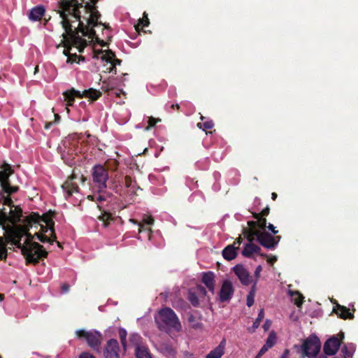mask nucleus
I'll list each match as a JSON object with an SVG mask.
<instances>
[{"mask_svg":"<svg viewBox=\"0 0 358 358\" xmlns=\"http://www.w3.org/2000/svg\"><path fill=\"white\" fill-rule=\"evenodd\" d=\"M213 126L214 124L212 121H207L204 123L199 122L197 124V127L200 129H203V130L210 129L213 127Z\"/></svg>","mask_w":358,"mask_h":358,"instance_id":"obj_31","label":"nucleus"},{"mask_svg":"<svg viewBox=\"0 0 358 358\" xmlns=\"http://www.w3.org/2000/svg\"><path fill=\"white\" fill-rule=\"evenodd\" d=\"M275 342L276 336L273 332H271L266 338V346L268 347V348H272V346L275 345Z\"/></svg>","mask_w":358,"mask_h":358,"instance_id":"obj_30","label":"nucleus"},{"mask_svg":"<svg viewBox=\"0 0 358 358\" xmlns=\"http://www.w3.org/2000/svg\"><path fill=\"white\" fill-rule=\"evenodd\" d=\"M158 328L164 331H180L182 325L174 311L170 308H162L155 317Z\"/></svg>","mask_w":358,"mask_h":358,"instance_id":"obj_4","label":"nucleus"},{"mask_svg":"<svg viewBox=\"0 0 358 358\" xmlns=\"http://www.w3.org/2000/svg\"><path fill=\"white\" fill-rule=\"evenodd\" d=\"M355 350L353 344L344 345L341 348V355L343 358H352Z\"/></svg>","mask_w":358,"mask_h":358,"instance_id":"obj_27","label":"nucleus"},{"mask_svg":"<svg viewBox=\"0 0 358 358\" xmlns=\"http://www.w3.org/2000/svg\"><path fill=\"white\" fill-rule=\"evenodd\" d=\"M119 334H120V339H121L122 343L124 344V343L125 342V340H126L127 331L123 329H120L119 331Z\"/></svg>","mask_w":358,"mask_h":358,"instance_id":"obj_35","label":"nucleus"},{"mask_svg":"<svg viewBox=\"0 0 358 358\" xmlns=\"http://www.w3.org/2000/svg\"><path fill=\"white\" fill-rule=\"evenodd\" d=\"M149 20L148 17V15L144 13L143 17L142 19H139L138 23L136 25V29L139 31L140 29H143V27L148 26Z\"/></svg>","mask_w":358,"mask_h":358,"instance_id":"obj_29","label":"nucleus"},{"mask_svg":"<svg viewBox=\"0 0 358 358\" xmlns=\"http://www.w3.org/2000/svg\"><path fill=\"white\" fill-rule=\"evenodd\" d=\"M252 276H250V275H249V273H248V284L251 283V282H252Z\"/></svg>","mask_w":358,"mask_h":358,"instance_id":"obj_50","label":"nucleus"},{"mask_svg":"<svg viewBox=\"0 0 358 358\" xmlns=\"http://www.w3.org/2000/svg\"><path fill=\"white\" fill-rule=\"evenodd\" d=\"M252 217L255 219V221H248V241H250L251 236V231L256 230V229H265L267 227V220L265 216L268 215L270 213V208L266 206L263 208L260 213H252Z\"/></svg>","mask_w":358,"mask_h":358,"instance_id":"obj_8","label":"nucleus"},{"mask_svg":"<svg viewBox=\"0 0 358 358\" xmlns=\"http://www.w3.org/2000/svg\"><path fill=\"white\" fill-rule=\"evenodd\" d=\"M76 335L80 338H85L87 344L94 350L99 351L102 341V336L100 332L92 330H78Z\"/></svg>","mask_w":358,"mask_h":358,"instance_id":"obj_9","label":"nucleus"},{"mask_svg":"<svg viewBox=\"0 0 358 358\" xmlns=\"http://www.w3.org/2000/svg\"><path fill=\"white\" fill-rule=\"evenodd\" d=\"M259 325H260V322L259 321V317H257L253 323L252 331H255V329H257V328H258V327H259Z\"/></svg>","mask_w":358,"mask_h":358,"instance_id":"obj_44","label":"nucleus"},{"mask_svg":"<svg viewBox=\"0 0 358 358\" xmlns=\"http://www.w3.org/2000/svg\"><path fill=\"white\" fill-rule=\"evenodd\" d=\"M224 345L225 341H222L217 348L207 355L206 358H221L224 354Z\"/></svg>","mask_w":358,"mask_h":358,"instance_id":"obj_22","label":"nucleus"},{"mask_svg":"<svg viewBox=\"0 0 358 358\" xmlns=\"http://www.w3.org/2000/svg\"><path fill=\"white\" fill-rule=\"evenodd\" d=\"M135 352L136 358H152L148 348L143 345H137Z\"/></svg>","mask_w":358,"mask_h":358,"instance_id":"obj_23","label":"nucleus"},{"mask_svg":"<svg viewBox=\"0 0 358 358\" xmlns=\"http://www.w3.org/2000/svg\"><path fill=\"white\" fill-rule=\"evenodd\" d=\"M257 238L255 234H252L250 236L249 241L248 240V257H250L252 254H259L261 248L258 245L253 244L252 240Z\"/></svg>","mask_w":358,"mask_h":358,"instance_id":"obj_21","label":"nucleus"},{"mask_svg":"<svg viewBox=\"0 0 358 358\" xmlns=\"http://www.w3.org/2000/svg\"><path fill=\"white\" fill-rule=\"evenodd\" d=\"M271 196H272V199L275 200V199L278 196V194H277V193H272Z\"/></svg>","mask_w":358,"mask_h":358,"instance_id":"obj_51","label":"nucleus"},{"mask_svg":"<svg viewBox=\"0 0 358 358\" xmlns=\"http://www.w3.org/2000/svg\"><path fill=\"white\" fill-rule=\"evenodd\" d=\"M243 236L244 237H246V229H243Z\"/></svg>","mask_w":358,"mask_h":358,"instance_id":"obj_53","label":"nucleus"},{"mask_svg":"<svg viewBox=\"0 0 358 358\" xmlns=\"http://www.w3.org/2000/svg\"><path fill=\"white\" fill-rule=\"evenodd\" d=\"M145 222L147 224H152L154 223V219L152 217H148L147 220H145Z\"/></svg>","mask_w":358,"mask_h":358,"instance_id":"obj_46","label":"nucleus"},{"mask_svg":"<svg viewBox=\"0 0 358 358\" xmlns=\"http://www.w3.org/2000/svg\"><path fill=\"white\" fill-rule=\"evenodd\" d=\"M258 317H259V322H261L262 320H263V318L264 317V310L263 308L260 309L259 313H258Z\"/></svg>","mask_w":358,"mask_h":358,"instance_id":"obj_42","label":"nucleus"},{"mask_svg":"<svg viewBox=\"0 0 358 358\" xmlns=\"http://www.w3.org/2000/svg\"><path fill=\"white\" fill-rule=\"evenodd\" d=\"M57 245H58V246L60 247V243L59 242H57Z\"/></svg>","mask_w":358,"mask_h":358,"instance_id":"obj_58","label":"nucleus"},{"mask_svg":"<svg viewBox=\"0 0 358 358\" xmlns=\"http://www.w3.org/2000/svg\"><path fill=\"white\" fill-rule=\"evenodd\" d=\"M158 120H157V119H155L154 117H149V119H148V124L149 125H148V127H147L146 129L148 130V129H149L150 127H154L156 124V123H157V122Z\"/></svg>","mask_w":358,"mask_h":358,"instance_id":"obj_36","label":"nucleus"},{"mask_svg":"<svg viewBox=\"0 0 358 358\" xmlns=\"http://www.w3.org/2000/svg\"><path fill=\"white\" fill-rule=\"evenodd\" d=\"M3 299V294H0V300Z\"/></svg>","mask_w":358,"mask_h":358,"instance_id":"obj_54","label":"nucleus"},{"mask_svg":"<svg viewBox=\"0 0 358 358\" xmlns=\"http://www.w3.org/2000/svg\"><path fill=\"white\" fill-rule=\"evenodd\" d=\"M257 282L256 281H254L252 287L248 294V307H251L254 304L255 301V295L257 289Z\"/></svg>","mask_w":358,"mask_h":358,"instance_id":"obj_28","label":"nucleus"},{"mask_svg":"<svg viewBox=\"0 0 358 358\" xmlns=\"http://www.w3.org/2000/svg\"><path fill=\"white\" fill-rule=\"evenodd\" d=\"M119 345L115 339H110L107 342L104 348L103 355L105 358H119Z\"/></svg>","mask_w":358,"mask_h":358,"instance_id":"obj_15","label":"nucleus"},{"mask_svg":"<svg viewBox=\"0 0 358 358\" xmlns=\"http://www.w3.org/2000/svg\"><path fill=\"white\" fill-rule=\"evenodd\" d=\"M66 110L68 113H69V109L68 108H66Z\"/></svg>","mask_w":358,"mask_h":358,"instance_id":"obj_59","label":"nucleus"},{"mask_svg":"<svg viewBox=\"0 0 358 358\" xmlns=\"http://www.w3.org/2000/svg\"><path fill=\"white\" fill-rule=\"evenodd\" d=\"M106 70L108 71V72H115V73H116V69H115V66L114 64H113L112 63H110V65L108 67L106 68Z\"/></svg>","mask_w":358,"mask_h":358,"instance_id":"obj_43","label":"nucleus"},{"mask_svg":"<svg viewBox=\"0 0 358 358\" xmlns=\"http://www.w3.org/2000/svg\"><path fill=\"white\" fill-rule=\"evenodd\" d=\"M80 358H95V357L89 353L84 352L80 355Z\"/></svg>","mask_w":358,"mask_h":358,"instance_id":"obj_45","label":"nucleus"},{"mask_svg":"<svg viewBox=\"0 0 358 358\" xmlns=\"http://www.w3.org/2000/svg\"><path fill=\"white\" fill-rule=\"evenodd\" d=\"M189 299L193 306H196L199 304V300L197 296L194 293H190L189 295Z\"/></svg>","mask_w":358,"mask_h":358,"instance_id":"obj_32","label":"nucleus"},{"mask_svg":"<svg viewBox=\"0 0 358 358\" xmlns=\"http://www.w3.org/2000/svg\"><path fill=\"white\" fill-rule=\"evenodd\" d=\"M4 203L8 208L0 210V226L6 236H0V260L6 258L7 243L10 242L21 250L29 263H38L41 258L47 257L48 252L42 245L32 242L33 237L27 231L32 224H38L41 231L35 234L38 239L43 243H52L56 238L52 217L48 214L41 217L36 213L23 217L21 208L11 205L10 198H6Z\"/></svg>","mask_w":358,"mask_h":358,"instance_id":"obj_1","label":"nucleus"},{"mask_svg":"<svg viewBox=\"0 0 358 358\" xmlns=\"http://www.w3.org/2000/svg\"><path fill=\"white\" fill-rule=\"evenodd\" d=\"M341 343L342 341L339 340L337 336H334L329 338L324 345L323 350L324 354L335 355L338 352Z\"/></svg>","mask_w":358,"mask_h":358,"instance_id":"obj_13","label":"nucleus"},{"mask_svg":"<svg viewBox=\"0 0 358 358\" xmlns=\"http://www.w3.org/2000/svg\"><path fill=\"white\" fill-rule=\"evenodd\" d=\"M241 253L243 256L246 257V244L245 243L243 244V247Z\"/></svg>","mask_w":358,"mask_h":358,"instance_id":"obj_48","label":"nucleus"},{"mask_svg":"<svg viewBox=\"0 0 358 358\" xmlns=\"http://www.w3.org/2000/svg\"><path fill=\"white\" fill-rule=\"evenodd\" d=\"M277 260L276 256H273V257H271V259H268V262L269 264H273L275 261Z\"/></svg>","mask_w":358,"mask_h":358,"instance_id":"obj_47","label":"nucleus"},{"mask_svg":"<svg viewBox=\"0 0 358 358\" xmlns=\"http://www.w3.org/2000/svg\"><path fill=\"white\" fill-rule=\"evenodd\" d=\"M290 356V351L289 349H285L282 354V355L280 357V358H289Z\"/></svg>","mask_w":358,"mask_h":358,"instance_id":"obj_38","label":"nucleus"},{"mask_svg":"<svg viewBox=\"0 0 358 358\" xmlns=\"http://www.w3.org/2000/svg\"><path fill=\"white\" fill-rule=\"evenodd\" d=\"M233 270L243 285H246V269L242 264H237Z\"/></svg>","mask_w":358,"mask_h":358,"instance_id":"obj_19","label":"nucleus"},{"mask_svg":"<svg viewBox=\"0 0 358 358\" xmlns=\"http://www.w3.org/2000/svg\"><path fill=\"white\" fill-rule=\"evenodd\" d=\"M267 228L272 231L273 234H277L278 230H276L275 227L273 224H268Z\"/></svg>","mask_w":358,"mask_h":358,"instance_id":"obj_39","label":"nucleus"},{"mask_svg":"<svg viewBox=\"0 0 358 358\" xmlns=\"http://www.w3.org/2000/svg\"><path fill=\"white\" fill-rule=\"evenodd\" d=\"M62 28L64 29V32L62 34V36L63 38V39L62 40V42L64 43V47L66 48L64 50L63 53H64V55L67 56L66 62L71 63V64H73L74 62H77V58H78L77 55L76 53L73 54V55L70 54L69 50L71 49V46L73 45V46H75L76 48H78L79 52H82L83 50V49L85 48V47L87 45V41L85 39H83L79 35V34L81 33L83 36H87L89 38H93L95 37V35H96L95 30L94 29L93 27L89 26L87 24H85V23H84V29L86 30V33L83 34L81 31H80V30L78 31L76 28H75L76 29V31H77L76 35H78V36L83 41V43H81V44H76V41L73 40V37H71V36H70L67 33V31L63 27H62Z\"/></svg>","mask_w":358,"mask_h":358,"instance_id":"obj_3","label":"nucleus"},{"mask_svg":"<svg viewBox=\"0 0 358 358\" xmlns=\"http://www.w3.org/2000/svg\"><path fill=\"white\" fill-rule=\"evenodd\" d=\"M232 294V283L228 280H224L220 292V298L221 301H227L229 300Z\"/></svg>","mask_w":358,"mask_h":358,"instance_id":"obj_17","label":"nucleus"},{"mask_svg":"<svg viewBox=\"0 0 358 358\" xmlns=\"http://www.w3.org/2000/svg\"><path fill=\"white\" fill-rule=\"evenodd\" d=\"M98 194L88 196V199L95 201L98 203V208L101 211V214L99 216V220L103 223V226L106 227L108 226L110 221L113 220L111 214L105 208L109 203L113 200L110 194L106 192L99 191Z\"/></svg>","mask_w":358,"mask_h":358,"instance_id":"obj_5","label":"nucleus"},{"mask_svg":"<svg viewBox=\"0 0 358 358\" xmlns=\"http://www.w3.org/2000/svg\"><path fill=\"white\" fill-rule=\"evenodd\" d=\"M38 71V66L35 68V72Z\"/></svg>","mask_w":358,"mask_h":358,"instance_id":"obj_55","label":"nucleus"},{"mask_svg":"<svg viewBox=\"0 0 358 358\" xmlns=\"http://www.w3.org/2000/svg\"><path fill=\"white\" fill-rule=\"evenodd\" d=\"M98 0H59L57 12L61 18L60 24L67 33L73 37L76 44H81L83 41L76 35V28L83 34L84 20L89 26L93 27L103 25L99 22L100 13L95 6Z\"/></svg>","mask_w":358,"mask_h":358,"instance_id":"obj_2","label":"nucleus"},{"mask_svg":"<svg viewBox=\"0 0 358 358\" xmlns=\"http://www.w3.org/2000/svg\"><path fill=\"white\" fill-rule=\"evenodd\" d=\"M106 90H109V88L108 87H106Z\"/></svg>","mask_w":358,"mask_h":358,"instance_id":"obj_57","label":"nucleus"},{"mask_svg":"<svg viewBox=\"0 0 358 358\" xmlns=\"http://www.w3.org/2000/svg\"><path fill=\"white\" fill-rule=\"evenodd\" d=\"M289 294L291 296L294 304L298 307H301L304 302V297L302 294L299 291H289Z\"/></svg>","mask_w":358,"mask_h":358,"instance_id":"obj_26","label":"nucleus"},{"mask_svg":"<svg viewBox=\"0 0 358 358\" xmlns=\"http://www.w3.org/2000/svg\"><path fill=\"white\" fill-rule=\"evenodd\" d=\"M13 173V170L9 164H6L3 166V170L0 171V182L2 189L8 193L12 194L18 190L17 187H11L8 182L9 176Z\"/></svg>","mask_w":358,"mask_h":358,"instance_id":"obj_12","label":"nucleus"},{"mask_svg":"<svg viewBox=\"0 0 358 358\" xmlns=\"http://www.w3.org/2000/svg\"><path fill=\"white\" fill-rule=\"evenodd\" d=\"M197 292L199 294H202V295H206V291L205 288L201 286H199L197 287Z\"/></svg>","mask_w":358,"mask_h":358,"instance_id":"obj_41","label":"nucleus"},{"mask_svg":"<svg viewBox=\"0 0 358 358\" xmlns=\"http://www.w3.org/2000/svg\"><path fill=\"white\" fill-rule=\"evenodd\" d=\"M333 310L339 317H341L343 320H346V318H350V320H352V318L355 317L354 312L355 311V309L353 308V312L351 313L350 309L348 308L346 306H344V305L336 303L334 306Z\"/></svg>","mask_w":358,"mask_h":358,"instance_id":"obj_16","label":"nucleus"},{"mask_svg":"<svg viewBox=\"0 0 358 358\" xmlns=\"http://www.w3.org/2000/svg\"><path fill=\"white\" fill-rule=\"evenodd\" d=\"M103 60L106 61L108 63H112L115 65H120L121 60L119 59L115 58V55L114 52H113L111 50H107L105 52V53L101 57Z\"/></svg>","mask_w":358,"mask_h":358,"instance_id":"obj_24","label":"nucleus"},{"mask_svg":"<svg viewBox=\"0 0 358 358\" xmlns=\"http://www.w3.org/2000/svg\"><path fill=\"white\" fill-rule=\"evenodd\" d=\"M252 234L256 236V240L260 245L267 249H275L281 239V236H273V234H269V232L265 231V229H259V228L256 230H252L251 235Z\"/></svg>","mask_w":358,"mask_h":358,"instance_id":"obj_6","label":"nucleus"},{"mask_svg":"<svg viewBox=\"0 0 358 358\" xmlns=\"http://www.w3.org/2000/svg\"><path fill=\"white\" fill-rule=\"evenodd\" d=\"M63 96L64 97V101L67 102V106H72L76 96L80 98L85 96L94 101L101 96V92L96 90L90 88L89 90H84L83 94H81L80 92L72 88L69 91L63 92Z\"/></svg>","mask_w":358,"mask_h":358,"instance_id":"obj_7","label":"nucleus"},{"mask_svg":"<svg viewBox=\"0 0 358 358\" xmlns=\"http://www.w3.org/2000/svg\"><path fill=\"white\" fill-rule=\"evenodd\" d=\"M203 283L208 287L209 291L212 293L215 290V275L213 272H208L203 273L202 276Z\"/></svg>","mask_w":358,"mask_h":358,"instance_id":"obj_18","label":"nucleus"},{"mask_svg":"<svg viewBox=\"0 0 358 358\" xmlns=\"http://www.w3.org/2000/svg\"><path fill=\"white\" fill-rule=\"evenodd\" d=\"M334 358H337V357H334Z\"/></svg>","mask_w":358,"mask_h":358,"instance_id":"obj_60","label":"nucleus"},{"mask_svg":"<svg viewBox=\"0 0 358 358\" xmlns=\"http://www.w3.org/2000/svg\"><path fill=\"white\" fill-rule=\"evenodd\" d=\"M268 347L266 343L263 345V346L261 348V349L259 350L257 355L255 357V358H259V357L262 356V355L265 354L266 352L268 350Z\"/></svg>","mask_w":358,"mask_h":358,"instance_id":"obj_33","label":"nucleus"},{"mask_svg":"<svg viewBox=\"0 0 358 358\" xmlns=\"http://www.w3.org/2000/svg\"><path fill=\"white\" fill-rule=\"evenodd\" d=\"M203 119H204V117L201 115V120H203Z\"/></svg>","mask_w":358,"mask_h":358,"instance_id":"obj_56","label":"nucleus"},{"mask_svg":"<svg viewBox=\"0 0 358 358\" xmlns=\"http://www.w3.org/2000/svg\"><path fill=\"white\" fill-rule=\"evenodd\" d=\"M45 13V9L42 6H36L32 8L29 15V17L32 21H38L41 19Z\"/></svg>","mask_w":358,"mask_h":358,"instance_id":"obj_20","label":"nucleus"},{"mask_svg":"<svg viewBox=\"0 0 358 358\" xmlns=\"http://www.w3.org/2000/svg\"><path fill=\"white\" fill-rule=\"evenodd\" d=\"M271 327V321L270 320H266L263 324V327L264 331H268Z\"/></svg>","mask_w":358,"mask_h":358,"instance_id":"obj_37","label":"nucleus"},{"mask_svg":"<svg viewBox=\"0 0 358 358\" xmlns=\"http://www.w3.org/2000/svg\"><path fill=\"white\" fill-rule=\"evenodd\" d=\"M315 358H327V355L325 354L324 355H319V356H317Z\"/></svg>","mask_w":358,"mask_h":358,"instance_id":"obj_52","label":"nucleus"},{"mask_svg":"<svg viewBox=\"0 0 358 358\" xmlns=\"http://www.w3.org/2000/svg\"><path fill=\"white\" fill-rule=\"evenodd\" d=\"M69 288V286L66 285H64L62 286V289H63L64 292H68Z\"/></svg>","mask_w":358,"mask_h":358,"instance_id":"obj_49","label":"nucleus"},{"mask_svg":"<svg viewBox=\"0 0 358 358\" xmlns=\"http://www.w3.org/2000/svg\"><path fill=\"white\" fill-rule=\"evenodd\" d=\"M92 179L100 192L104 190L108 179L107 169L100 164L94 166L92 169Z\"/></svg>","mask_w":358,"mask_h":358,"instance_id":"obj_10","label":"nucleus"},{"mask_svg":"<svg viewBox=\"0 0 358 358\" xmlns=\"http://www.w3.org/2000/svg\"><path fill=\"white\" fill-rule=\"evenodd\" d=\"M321 348V343L318 338L313 336L304 341L302 345L303 356L313 357L318 354Z\"/></svg>","mask_w":358,"mask_h":358,"instance_id":"obj_11","label":"nucleus"},{"mask_svg":"<svg viewBox=\"0 0 358 358\" xmlns=\"http://www.w3.org/2000/svg\"><path fill=\"white\" fill-rule=\"evenodd\" d=\"M62 187L69 196H71L74 192H77L78 190V186L72 182V179L67 180L62 185Z\"/></svg>","mask_w":358,"mask_h":358,"instance_id":"obj_25","label":"nucleus"},{"mask_svg":"<svg viewBox=\"0 0 358 358\" xmlns=\"http://www.w3.org/2000/svg\"><path fill=\"white\" fill-rule=\"evenodd\" d=\"M262 271V266H260V264H259V266H257L256 267V269L255 271V277L256 278L255 281L256 282V283H257V280L258 278H259V276H260V273H261Z\"/></svg>","mask_w":358,"mask_h":358,"instance_id":"obj_34","label":"nucleus"},{"mask_svg":"<svg viewBox=\"0 0 358 358\" xmlns=\"http://www.w3.org/2000/svg\"><path fill=\"white\" fill-rule=\"evenodd\" d=\"M241 236H239L233 244L227 245L223 250H222V256L223 257L227 260H232L234 259L236 255H237V250L239 248V246L241 243Z\"/></svg>","mask_w":358,"mask_h":358,"instance_id":"obj_14","label":"nucleus"},{"mask_svg":"<svg viewBox=\"0 0 358 358\" xmlns=\"http://www.w3.org/2000/svg\"><path fill=\"white\" fill-rule=\"evenodd\" d=\"M125 185L127 187H129L132 185V180L131 178L129 176L125 177Z\"/></svg>","mask_w":358,"mask_h":358,"instance_id":"obj_40","label":"nucleus"}]
</instances>
